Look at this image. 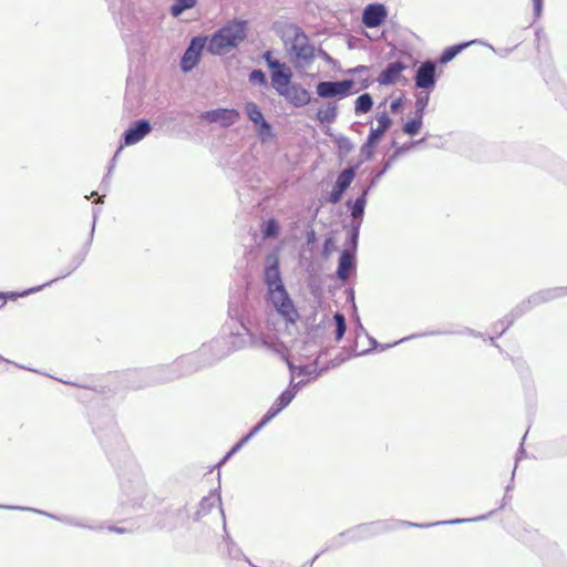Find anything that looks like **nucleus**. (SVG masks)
I'll use <instances>...</instances> for the list:
<instances>
[{
	"instance_id": "obj_25",
	"label": "nucleus",
	"mask_w": 567,
	"mask_h": 567,
	"mask_svg": "<svg viewBox=\"0 0 567 567\" xmlns=\"http://www.w3.org/2000/svg\"><path fill=\"white\" fill-rule=\"evenodd\" d=\"M352 182L353 181H350L349 175H343L339 172L331 190L326 197V200L333 205L339 204L342 200L346 192L350 188Z\"/></svg>"
},
{
	"instance_id": "obj_60",
	"label": "nucleus",
	"mask_w": 567,
	"mask_h": 567,
	"mask_svg": "<svg viewBox=\"0 0 567 567\" xmlns=\"http://www.w3.org/2000/svg\"><path fill=\"white\" fill-rule=\"evenodd\" d=\"M259 432L255 430V427L252 426L247 434L243 435L240 439H239V443L245 446L252 437H255Z\"/></svg>"
},
{
	"instance_id": "obj_18",
	"label": "nucleus",
	"mask_w": 567,
	"mask_h": 567,
	"mask_svg": "<svg viewBox=\"0 0 567 567\" xmlns=\"http://www.w3.org/2000/svg\"><path fill=\"white\" fill-rule=\"evenodd\" d=\"M97 214H99V210H93V221H92V227H91L89 238H87L86 243L83 245L82 250L73 256V258L70 262V269L66 272L58 276L56 278L51 279L50 281H52V284L71 275L85 260L86 254H87L90 246L92 244V240H93L95 225H96V220H97Z\"/></svg>"
},
{
	"instance_id": "obj_17",
	"label": "nucleus",
	"mask_w": 567,
	"mask_h": 567,
	"mask_svg": "<svg viewBox=\"0 0 567 567\" xmlns=\"http://www.w3.org/2000/svg\"><path fill=\"white\" fill-rule=\"evenodd\" d=\"M292 78L291 69L286 63H282L280 68L270 71V85L281 96L293 83Z\"/></svg>"
},
{
	"instance_id": "obj_63",
	"label": "nucleus",
	"mask_w": 567,
	"mask_h": 567,
	"mask_svg": "<svg viewBox=\"0 0 567 567\" xmlns=\"http://www.w3.org/2000/svg\"><path fill=\"white\" fill-rule=\"evenodd\" d=\"M346 299L347 302L352 305V313L354 312L355 301H354V289L352 287H349L346 289Z\"/></svg>"
},
{
	"instance_id": "obj_45",
	"label": "nucleus",
	"mask_w": 567,
	"mask_h": 567,
	"mask_svg": "<svg viewBox=\"0 0 567 567\" xmlns=\"http://www.w3.org/2000/svg\"><path fill=\"white\" fill-rule=\"evenodd\" d=\"M261 59L265 61L269 71H275L276 69L280 68V65L284 63L274 58V52L271 50H266L262 53Z\"/></svg>"
},
{
	"instance_id": "obj_51",
	"label": "nucleus",
	"mask_w": 567,
	"mask_h": 567,
	"mask_svg": "<svg viewBox=\"0 0 567 567\" xmlns=\"http://www.w3.org/2000/svg\"><path fill=\"white\" fill-rule=\"evenodd\" d=\"M362 164L363 159H359L355 163H349L348 167L342 169L340 173L343 175H349L350 181H354L358 169L361 167Z\"/></svg>"
},
{
	"instance_id": "obj_10",
	"label": "nucleus",
	"mask_w": 567,
	"mask_h": 567,
	"mask_svg": "<svg viewBox=\"0 0 567 567\" xmlns=\"http://www.w3.org/2000/svg\"><path fill=\"white\" fill-rule=\"evenodd\" d=\"M354 85L353 79L320 81L316 85V93L322 99H344L357 93Z\"/></svg>"
},
{
	"instance_id": "obj_3",
	"label": "nucleus",
	"mask_w": 567,
	"mask_h": 567,
	"mask_svg": "<svg viewBox=\"0 0 567 567\" xmlns=\"http://www.w3.org/2000/svg\"><path fill=\"white\" fill-rule=\"evenodd\" d=\"M261 279L267 288V302L287 323H296L300 316L284 282L278 248H274L266 255Z\"/></svg>"
},
{
	"instance_id": "obj_8",
	"label": "nucleus",
	"mask_w": 567,
	"mask_h": 567,
	"mask_svg": "<svg viewBox=\"0 0 567 567\" xmlns=\"http://www.w3.org/2000/svg\"><path fill=\"white\" fill-rule=\"evenodd\" d=\"M344 205L350 213V221L347 229L344 248L341 251L357 255L360 228L363 223L365 207L361 206V202L353 204L352 198H348Z\"/></svg>"
},
{
	"instance_id": "obj_55",
	"label": "nucleus",
	"mask_w": 567,
	"mask_h": 567,
	"mask_svg": "<svg viewBox=\"0 0 567 567\" xmlns=\"http://www.w3.org/2000/svg\"><path fill=\"white\" fill-rule=\"evenodd\" d=\"M527 299V302L530 305L532 309L544 303L543 296L539 291L532 293Z\"/></svg>"
},
{
	"instance_id": "obj_4",
	"label": "nucleus",
	"mask_w": 567,
	"mask_h": 567,
	"mask_svg": "<svg viewBox=\"0 0 567 567\" xmlns=\"http://www.w3.org/2000/svg\"><path fill=\"white\" fill-rule=\"evenodd\" d=\"M465 520L466 519H449L434 523H412L408 520L383 519L355 525L347 530L341 532V536H347V540L350 543H358L392 532L401 526L429 528L437 525L463 524Z\"/></svg>"
},
{
	"instance_id": "obj_37",
	"label": "nucleus",
	"mask_w": 567,
	"mask_h": 567,
	"mask_svg": "<svg viewBox=\"0 0 567 567\" xmlns=\"http://www.w3.org/2000/svg\"><path fill=\"white\" fill-rule=\"evenodd\" d=\"M422 125H423V118L414 115L412 118H409L403 124L402 131L404 134L413 137L420 133Z\"/></svg>"
},
{
	"instance_id": "obj_58",
	"label": "nucleus",
	"mask_w": 567,
	"mask_h": 567,
	"mask_svg": "<svg viewBox=\"0 0 567 567\" xmlns=\"http://www.w3.org/2000/svg\"><path fill=\"white\" fill-rule=\"evenodd\" d=\"M259 432L255 430V427L252 426L247 434L243 435L240 439H239V443L245 446L252 437H255Z\"/></svg>"
},
{
	"instance_id": "obj_28",
	"label": "nucleus",
	"mask_w": 567,
	"mask_h": 567,
	"mask_svg": "<svg viewBox=\"0 0 567 567\" xmlns=\"http://www.w3.org/2000/svg\"><path fill=\"white\" fill-rule=\"evenodd\" d=\"M260 233L264 240L277 239L281 234V227L276 217H269L261 221Z\"/></svg>"
},
{
	"instance_id": "obj_62",
	"label": "nucleus",
	"mask_w": 567,
	"mask_h": 567,
	"mask_svg": "<svg viewBox=\"0 0 567 567\" xmlns=\"http://www.w3.org/2000/svg\"><path fill=\"white\" fill-rule=\"evenodd\" d=\"M286 408L282 406L280 403H278L276 400L274 401V403L271 404V406L267 410L270 412V414L272 416H277L279 415Z\"/></svg>"
},
{
	"instance_id": "obj_12",
	"label": "nucleus",
	"mask_w": 567,
	"mask_h": 567,
	"mask_svg": "<svg viewBox=\"0 0 567 567\" xmlns=\"http://www.w3.org/2000/svg\"><path fill=\"white\" fill-rule=\"evenodd\" d=\"M153 131V125L148 118H138L123 132L120 138V146L115 152L118 155L123 147L140 143Z\"/></svg>"
},
{
	"instance_id": "obj_5",
	"label": "nucleus",
	"mask_w": 567,
	"mask_h": 567,
	"mask_svg": "<svg viewBox=\"0 0 567 567\" xmlns=\"http://www.w3.org/2000/svg\"><path fill=\"white\" fill-rule=\"evenodd\" d=\"M248 22L243 19H233L218 28L210 35H206L207 52L212 55L223 56L237 49L247 38Z\"/></svg>"
},
{
	"instance_id": "obj_49",
	"label": "nucleus",
	"mask_w": 567,
	"mask_h": 567,
	"mask_svg": "<svg viewBox=\"0 0 567 567\" xmlns=\"http://www.w3.org/2000/svg\"><path fill=\"white\" fill-rule=\"evenodd\" d=\"M375 118H377L378 124H379L378 127L380 130L384 131V132H386L391 127V125L393 123L391 116L388 114L386 111L378 113Z\"/></svg>"
},
{
	"instance_id": "obj_44",
	"label": "nucleus",
	"mask_w": 567,
	"mask_h": 567,
	"mask_svg": "<svg viewBox=\"0 0 567 567\" xmlns=\"http://www.w3.org/2000/svg\"><path fill=\"white\" fill-rule=\"evenodd\" d=\"M512 499V495L507 492H505L504 494V497L502 499V504L498 508L496 509H493L489 513L487 514H484V515H480L477 517H472V518H468L470 520H465L464 523H470V522H478V520H485L487 518H489L491 516H493L497 511L504 508L506 506V504Z\"/></svg>"
},
{
	"instance_id": "obj_39",
	"label": "nucleus",
	"mask_w": 567,
	"mask_h": 567,
	"mask_svg": "<svg viewBox=\"0 0 567 567\" xmlns=\"http://www.w3.org/2000/svg\"><path fill=\"white\" fill-rule=\"evenodd\" d=\"M248 81L251 84L258 85L260 87H265V89L269 87L267 74L261 69H254L248 75Z\"/></svg>"
},
{
	"instance_id": "obj_59",
	"label": "nucleus",
	"mask_w": 567,
	"mask_h": 567,
	"mask_svg": "<svg viewBox=\"0 0 567 567\" xmlns=\"http://www.w3.org/2000/svg\"><path fill=\"white\" fill-rule=\"evenodd\" d=\"M259 432L255 430V427L252 426L247 434L243 435L240 439H239V443L245 446L252 437H255Z\"/></svg>"
},
{
	"instance_id": "obj_43",
	"label": "nucleus",
	"mask_w": 567,
	"mask_h": 567,
	"mask_svg": "<svg viewBox=\"0 0 567 567\" xmlns=\"http://www.w3.org/2000/svg\"><path fill=\"white\" fill-rule=\"evenodd\" d=\"M298 393V389L287 388L276 399L282 406L288 408Z\"/></svg>"
},
{
	"instance_id": "obj_50",
	"label": "nucleus",
	"mask_w": 567,
	"mask_h": 567,
	"mask_svg": "<svg viewBox=\"0 0 567 567\" xmlns=\"http://www.w3.org/2000/svg\"><path fill=\"white\" fill-rule=\"evenodd\" d=\"M384 134L385 132L380 130L379 127H371L365 141L378 146L381 140L383 138Z\"/></svg>"
},
{
	"instance_id": "obj_6",
	"label": "nucleus",
	"mask_w": 567,
	"mask_h": 567,
	"mask_svg": "<svg viewBox=\"0 0 567 567\" xmlns=\"http://www.w3.org/2000/svg\"><path fill=\"white\" fill-rule=\"evenodd\" d=\"M284 42L295 68L305 69L313 62L316 58L315 45L311 44L310 39L300 27L290 24L287 28Z\"/></svg>"
},
{
	"instance_id": "obj_34",
	"label": "nucleus",
	"mask_w": 567,
	"mask_h": 567,
	"mask_svg": "<svg viewBox=\"0 0 567 567\" xmlns=\"http://www.w3.org/2000/svg\"><path fill=\"white\" fill-rule=\"evenodd\" d=\"M333 142L338 148V155L340 159H343L354 150V144L346 135L339 134L333 136Z\"/></svg>"
},
{
	"instance_id": "obj_36",
	"label": "nucleus",
	"mask_w": 567,
	"mask_h": 567,
	"mask_svg": "<svg viewBox=\"0 0 567 567\" xmlns=\"http://www.w3.org/2000/svg\"><path fill=\"white\" fill-rule=\"evenodd\" d=\"M245 114L252 124L265 117L260 106L254 101L245 103Z\"/></svg>"
},
{
	"instance_id": "obj_26",
	"label": "nucleus",
	"mask_w": 567,
	"mask_h": 567,
	"mask_svg": "<svg viewBox=\"0 0 567 567\" xmlns=\"http://www.w3.org/2000/svg\"><path fill=\"white\" fill-rule=\"evenodd\" d=\"M532 310V307L527 302V299H524L523 301H520L516 307H514L509 313H507L506 316L503 317V321L502 322H506V327L498 332L497 337H502L508 329L509 327L513 326V323L518 319L520 318L522 316H524L525 313H527L528 311Z\"/></svg>"
},
{
	"instance_id": "obj_57",
	"label": "nucleus",
	"mask_w": 567,
	"mask_h": 567,
	"mask_svg": "<svg viewBox=\"0 0 567 567\" xmlns=\"http://www.w3.org/2000/svg\"><path fill=\"white\" fill-rule=\"evenodd\" d=\"M513 363H514V365H515V368H516V370L518 371L519 374H522V375H524V374L529 375L528 368H527L526 363L523 360H520V359L514 360L513 359Z\"/></svg>"
},
{
	"instance_id": "obj_33",
	"label": "nucleus",
	"mask_w": 567,
	"mask_h": 567,
	"mask_svg": "<svg viewBox=\"0 0 567 567\" xmlns=\"http://www.w3.org/2000/svg\"><path fill=\"white\" fill-rule=\"evenodd\" d=\"M373 97L370 93L360 94L354 101V114L357 116L370 112L373 107Z\"/></svg>"
},
{
	"instance_id": "obj_11",
	"label": "nucleus",
	"mask_w": 567,
	"mask_h": 567,
	"mask_svg": "<svg viewBox=\"0 0 567 567\" xmlns=\"http://www.w3.org/2000/svg\"><path fill=\"white\" fill-rule=\"evenodd\" d=\"M121 480V489L123 494L126 496L125 501H122L123 504L131 506L132 508H142L143 501L145 498V483L143 478L135 473L133 478H125L120 475Z\"/></svg>"
},
{
	"instance_id": "obj_16",
	"label": "nucleus",
	"mask_w": 567,
	"mask_h": 567,
	"mask_svg": "<svg viewBox=\"0 0 567 567\" xmlns=\"http://www.w3.org/2000/svg\"><path fill=\"white\" fill-rule=\"evenodd\" d=\"M388 18V9L383 3H369L362 12V22L367 28H378Z\"/></svg>"
},
{
	"instance_id": "obj_53",
	"label": "nucleus",
	"mask_w": 567,
	"mask_h": 567,
	"mask_svg": "<svg viewBox=\"0 0 567 567\" xmlns=\"http://www.w3.org/2000/svg\"><path fill=\"white\" fill-rule=\"evenodd\" d=\"M354 322H355V333L359 337L361 333H364L367 337L369 336L363 324L361 323L360 317L358 315V308L354 307V312L352 313Z\"/></svg>"
},
{
	"instance_id": "obj_29",
	"label": "nucleus",
	"mask_w": 567,
	"mask_h": 567,
	"mask_svg": "<svg viewBox=\"0 0 567 567\" xmlns=\"http://www.w3.org/2000/svg\"><path fill=\"white\" fill-rule=\"evenodd\" d=\"M51 285H52V281H47L42 285H38V286H34V287H31V288H28L24 290H20V291H0V299H2L3 302H6L7 300L16 301L18 298H24L32 293L39 292V291L43 290L45 287H49ZM3 305L4 303H2L0 306V309L3 307Z\"/></svg>"
},
{
	"instance_id": "obj_52",
	"label": "nucleus",
	"mask_w": 567,
	"mask_h": 567,
	"mask_svg": "<svg viewBox=\"0 0 567 567\" xmlns=\"http://www.w3.org/2000/svg\"><path fill=\"white\" fill-rule=\"evenodd\" d=\"M275 416L270 414L269 411H267L260 420L254 425L255 430L260 432L268 423H270Z\"/></svg>"
},
{
	"instance_id": "obj_9",
	"label": "nucleus",
	"mask_w": 567,
	"mask_h": 567,
	"mask_svg": "<svg viewBox=\"0 0 567 567\" xmlns=\"http://www.w3.org/2000/svg\"><path fill=\"white\" fill-rule=\"evenodd\" d=\"M204 50L207 51L206 34L193 37L179 59V69L184 74L190 73L202 61Z\"/></svg>"
},
{
	"instance_id": "obj_54",
	"label": "nucleus",
	"mask_w": 567,
	"mask_h": 567,
	"mask_svg": "<svg viewBox=\"0 0 567 567\" xmlns=\"http://www.w3.org/2000/svg\"><path fill=\"white\" fill-rule=\"evenodd\" d=\"M533 1V14H534V20H538L542 14H543V10H544V0H532Z\"/></svg>"
},
{
	"instance_id": "obj_21",
	"label": "nucleus",
	"mask_w": 567,
	"mask_h": 567,
	"mask_svg": "<svg viewBox=\"0 0 567 567\" xmlns=\"http://www.w3.org/2000/svg\"><path fill=\"white\" fill-rule=\"evenodd\" d=\"M216 506L218 507L220 516L223 518V528H225L226 527V516H225V513H224V509L221 506V498H220L219 494H216V495L212 494L209 496L203 497L198 504L197 511L195 512V514L193 516V519L195 522H198L202 517L209 514L210 511Z\"/></svg>"
},
{
	"instance_id": "obj_64",
	"label": "nucleus",
	"mask_w": 567,
	"mask_h": 567,
	"mask_svg": "<svg viewBox=\"0 0 567 567\" xmlns=\"http://www.w3.org/2000/svg\"><path fill=\"white\" fill-rule=\"evenodd\" d=\"M368 71H369V66H367V65H357V66H354L352 69L347 70L346 73L354 75V74L365 73Z\"/></svg>"
},
{
	"instance_id": "obj_30",
	"label": "nucleus",
	"mask_w": 567,
	"mask_h": 567,
	"mask_svg": "<svg viewBox=\"0 0 567 567\" xmlns=\"http://www.w3.org/2000/svg\"><path fill=\"white\" fill-rule=\"evenodd\" d=\"M427 136L429 134H425L423 137H421L420 140H414V141H410V142H406L402 145H398V143L395 141L392 142V146L395 148L394 152L389 156L393 162H395L400 156H402L403 154L412 151L413 148L417 147V146H421L423 144H425L426 140H427Z\"/></svg>"
},
{
	"instance_id": "obj_13",
	"label": "nucleus",
	"mask_w": 567,
	"mask_h": 567,
	"mask_svg": "<svg viewBox=\"0 0 567 567\" xmlns=\"http://www.w3.org/2000/svg\"><path fill=\"white\" fill-rule=\"evenodd\" d=\"M439 78L436 63L429 59L422 62L415 70L414 84L424 93L431 94L436 86Z\"/></svg>"
},
{
	"instance_id": "obj_23",
	"label": "nucleus",
	"mask_w": 567,
	"mask_h": 567,
	"mask_svg": "<svg viewBox=\"0 0 567 567\" xmlns=\"http://www.w3.org/2000/svg\"><path fill=\"white\" fill-rule=\"evenodd\" d=\"M406 69V65L401 61H394L386 64V66L380 72L377 81L380 85H393L402 75V72Z\"/></svg>"
},
{
	"instance_id": "obj_40",
	"label": "nucleus",
	"mask_w": 567,
	"mask_h": 567,
	"mask_svg": "<svg viewBox=\"0 0 567 567\" xmlns=\"http://www.w3.org/2000/svg\"><path fill=\"white\" fill-rule=\"evenodd\" d=\"M544 303L567 295V287H555L539 290Z\"/></svg>"
},
{
	"instance_id": "obj_32",
	"label": "nucleus",
	"mask_w": 567,
	"mask_h": 567,
	"mask_svg": "<svg viewBox=\"0 0 567 567\" xmlns=\"http://www.w3.org/2000/svg\"><path fill=\"white\" fill-rule=\"evenodd\" d=\"M254 126L256 135L261 142H267L276 135L272 124L266 117L256 122Z\"/></svg>"
},
{
	"instance_id": "obj_1",
	"label": "nucleus",
	"mask_w": 567,
	"mask_h": 567,
	"mask_svg": "<svg viewBox=\"0 0 567 567\" xmlns=\"http://www.w3.org/2000/svg\"><path fill=\"white\" fill-rule=\"evenodd\" d=\"M228 315L229 320L221 327V336L204 343L198 350L207 367L254 343L255 334L244 309L229 306Z\"/></svg>"
},
{
	"instance_id": "obj_2",
	"label": "nucleus",
	"mask_w": 567,
	"mask_h": 567,
	"mask_svg": "<svg viewBox=\"0 0 567 567\" xmlns=\"http://www.w3.org/2000/svg\"><path fill=\"white\" fill-rule=\"evenodd\" d=\"M199 351L182 355L168 365H156L138 371H131L124 374L126 386L142 389L162 383L173 382L179 378L193 374L206 368Z\"/></svg>"
},
{
	"instance_id": "obj_20",
	"label": "nucleus",
	"mask_w": 567,
	"mask_h": 567,
	"mask_svg": "<svg viewBox=\"0 0 567 567\" xmlns=\"http://www.w3.org/2000/svg\"><path fill=\"white\" fill-rule=\"evenodd\" d=\"M473 44H483V45H486L489 49L494 50V48L491 44L484 42L481 39L462 41V42H458V43H455V44L444 48L443 51L441 52V54L439 55V59H437L439 63L442 65L447 64L453 59H455L462 51H464L465 49H467L468 47H471Z\"/></svg>"
},
{
	"instance_id": "obj_56",
	"label": "nucleus",
	"mask_w": 567,
	"mask_h": 567,
	"mask_svg": "<svg viewBox=\"0 0 567 567\" xmlns=\"http://www.w3.org/2000/svg\"><path fill=\"white\" fill-rule=\"evenodd\" d=\"M317 233L315 229H309L307 233H306V245L309 247V248H313L315 245L317 244Z\"/></svg>"
},
{
	"instance_id": "obj_47",
	"label": "nucleus",
	"mask_w": 567,
	"mask_h": 567,
	"mask_svg": "<svg viewBox=\"0 0 567 567\" xmlns=\"http://www.w3.org/2000/svg\"><path fill=\"white\" fill-rule=\"evenodd\" d=\"M377 145H373L369 143L368 141H364V143L360 147V154L362 156L361 159L364 161H371L375 154Z\"/></svg>"
},
{
	"instance_id": "obj_22",
	"label": "nucleus",
	"mask_w": 567,
	"mask_h": 567,
	"mask_svg": "<svg viewBox=\"0 0 567 567\" xmlns=\"http://www.w3.org/2000/svg\"><path fill=\"white\" fill-rule=\"evenodd\" d=\"M451 333H452L451 331L431 330V331H425L422 333H413L411 336L404 337L398 341H394L392 343H386V344L380 343V341H378L375 338L368 336V340L371 346V348L369 350H370V352L371 351H384V350H388L392 347H395L402 342H405V341H409L412 339H416V338H421V337H430V336L451 334Z\"/></svg>"
},
{
	"instance_id": "obj_31",
	"label": "nucleus",
	"mask_w": 567,
	"mask_h": 567,
	"mask_svg": "<svg viewBox=\"0 0 567 567\" xmlns=\"http://www.w3.org/2000/svg\"><path fill=\"white\" fill-rule=\"evenodd\" d=\"M338 117V105L336 102H328L326 109H319L316 113V121L321 124L334 123Z\"/></svg>"
},
{
	"instance_id": "obj_24",
	"label": "nucleus",
	"mask_w": 567,
	"mask_h": 567,
	"mask_svg": "<svg viewBox=\"0 0 567 567\" xmlns=\"http://www.w3.org/2000/svg\"><path fill=\"white\" fill-rule=\"evenodd\" d=\"M357 272V255L341 251L338 258L336 277L340 280H347L348 277Z\"/></svg>"
},
{
	"instance_id": "obj_46",
	"label": "nucleus",
	"mask_w": 567,
	"mask_h": 567,
	"mask_svg": "<svg viewBox=\"0 0 567 567\" xmlns=\"http://www.w3.org/2000/svg\"><path fill=\"white\" fill-rule=\"evenodd\" d=\"M369 353H370V350H362L361 352H357V351L352 350L348 353V355H343V354L339 353L334 357V359L332 360L331 363H332V367H337L350 358L359 357V355H367Z\"/></svg>"
},
{
	"instance_id": "obj_42",
	"label": "nucleus",
	"mask_w": 567,
	"mask_h": 567,
	"mask_svg": "<svg viewBox=\"0 0 567 567\" xmlns=\"http://www.w3.org/2000/svg\"><path fill=\"white\" fill-rule=\"evenodd\" d=\"M430 94H417L415 99V111L414 115L424 118L426 107L429 105Z\"/></svg>"
},
{
	"instance_id": "obj_19",
	"label": "nucleus",
	"mask_w": 567,
	"mask_h": 567,
	"mask_svg": "<svg viewBox=\"0 0 567 567\" xmlns=\"http://www.w3.org/2000/svg\"><path fill=\"white\" fill-rule=\"evenodd\" d=\"M281 96L295 107L307 106L312 100L311 92L299 83H292Z\"/></svg>"
},
{
	"instance_id": "obj_38",
	"label": "nucleus",
	"mask_w": 567,
	"mask_h": 567,
	"mask_svg": "<svg viewBox=\"0 0 567 567\" xmlns=\"http://www.w3.org/2000/svg\"><path fill=\"white\" fill-rule=\"evenodd\" d=\"M333 320L336 324L334 340L340 342L347 332V320L346 317L339 311L333 313Z\"/></svg>"
},
{
	"instance_id": "obj_27",
	"label": "nucleus",
	"mask_w": 567,
	"mask_h": 567,
	"mask_svg": "<svg viewBox=\"0 0 567 567\" xmlns=\"http://www.w3.org/2000/svg\"><path fill=\"white\" fill-rule=\"evenodd\" d=\"M224 533H225L224 539H223L224 546L223 545L219 546L220 551L223 554H226L233 560H239V559L246 560L247 557L244 555V553L239 548V546L231 539L226 527L224 528Z\"/></svg>"
},
{
	"instance_id": "obj_15",
	"label": "nucleus",
	"mask_w": 567,
	"mask_h": 567,
	"mask_svg": "<svg viewBox=\"0 0 567 567\" xmlns=\"http://www.w3.org/2000/svg\"><path fill=\"white\" fill-rule=\"evenodd\" d=\"M393 161L389 157L382 165V167H375L370 172L365 185L362 186L360 194L355 199H352L353 204L361 202L362 207H367L368 197L370 192L377 186L382 176L391 168Z\"/></svg>"
},
{
	"instance_id": "obj_35",
	"label": "nucleus",
	"mask_w": 567,
	"mask_h": 567,
	"mask_svg": "<svg viewBox=\"0 0 567 567\" xmlns=\"http://www.w3.org/2000/svg\"><path fill=\"white\" fill-rule=\"evenodd\" d=\"M197 0H174L169 8V13L174 18H178L185 11L195 8Z\"/></svg>"
},
{
	"instance_id": "obj_48",
	"label": "nucleus",
	"mask_w": 567,
	"mask_h": 567,
	"mask_svg": "<svg viewBox=\"0 0 567 567\" xmlns=\"http://www.w3.org/2000/svg\"><path fill=\"white\" fill-rule=\"evenodd\" d=\"M349 543L350 542L347 540V536H341V533H339L330 540L329 545L321 551V554L328 550L341 548Z\"/></svg>"
},
{
	"instance_id": "obj_7",
	"label": "nucleus",
	"mask_w": 567,
	"mask_h": 567,
	"mask_svg": "<svg viewBox=\"0 0 567 567\" xmlns=\"http://www.w3.org/2000/svg\"><path fill=\"white\" fill-rule=\"evenodd\" d=\"M92 426L93 432L110 457L113 453V447L121 451L124 450V440L117 430L111 410L104 409L96 414H92Z\"/></svg>"
},
{
	"instance_id": "obj_61",
	"label": "nucleus",
	"mask_w": 567,
	"mask_h": 567,
	"mask_svg": "<svg viewBox=\"0 0 567 567\" xmlns=\"http://www.w3.org/2000/svg\"><path fill=\"white\" fill-rule=\"evenodd\" d=\"M404 104L403 97L394 99L390 104V110L393 113H398L402 110Z\"/></svg>"
},
{
	"instance_id": "obj_14",
	"label": "nucleus",
	"mask_w": 567,
	"mask_h": 567,
	"mask_svg": "<svg viewBox=\"0 0 567 567\" xmlns=\"http://www.w3.org/2000/svg\"><path fill=\"white\" fill-rule=\"evenodd\" d=\"M240 117V113L236 109L217 107L204 111L199 114V118L207 123H218L223 127H229Z\"/></svg>"
},
{
	"instance_id": "obj_41",
	"label": "nucleus",
	"mask_w": 567,
	"mask_h": 567,
	"mask_svg": "<svg viewBox=\"0 0 567 567\" xmlns=\"http://www.w3.org/2000/svg\"><path fill=\"white\" fill-rule=\"evenodd\" d=\"M336 250V237L333 231H330L326 235L322 248H321V256L324 259H328L332 252Z\"/></svg>"
}]
</instances>
